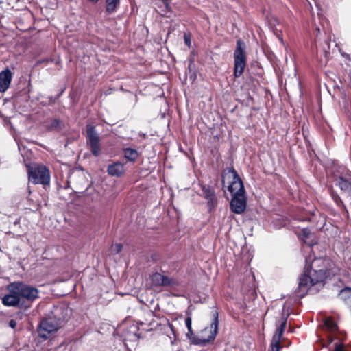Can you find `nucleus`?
Listing matches in <instances>:
<instances>
[{"instance_id": "393cba45", "label": "nucleus", "mask_w": 351, "mask_h": 351, "mask_svg": "<svg viewBox=\"0 0 351 351\" xmlns=\"http://www.w3.org/2000/svg\"><path fill=\"white\" fill-rule=\"evenodd\" d=\"M184 39L185 44L189 47L191 45V36L189 34H184Z\"/></svg>"}, {"instance_id": "f257e3e1", "label": "nucleus", "mask_w": 351, "mask_h": 351, "mask_svg": "<svg viewBox=\"0 0 351 351\" xmlns=\"http://www.w3.org/2000/svg\"><path fill=\"white\" fill-rule=\"evenodd\" d=\"M324 261L321 258H315L309 269L307 265L304 267V274L300 276L298 283V291L301 292L300 296H304L309 287L324 281L326 278V272L321 265Z\"/></svg>"}, {"instance_id": "a211bd4d", "label": "nucleus", "mask_w": 351, "mask_h": 351, "mask_svg": "<svg viewBox=\"0 0 351 351\" xmlns=\"http://www.w3.org/2000/svg\"><path fill=\"white\" fill-rule=\"evenodd\" d=\"M125 157L130 161H135L138 156V154L136 149L131 148H126L123 150Z\"/></svg>"}, {"instance_id": "f8f14e48", "label": "nucleus", "mask_w": 351, "mask_h": 351, "mask_svg": "<svg viewBox=\"0 0 351 351\" xmlns=\"http://www.w3.org/2000/svg\"><path fill=\"white\" fill-rule=\"evenodd\" d=\"M151 286L152 287H160L169 286L172 284V280L168 276L156 272L150 276Z\"/></svg>"}, {"instance_id": "f03ea898", "label": "nucleus", "mask_w": 351, "mask_h": 351, "mask_svg": "<svg viewBox=\"0 0 351 351\" xmlns=\"http://www.w3.org/2000/svg\"><path fill=\"white\" fill-rule=\"evenodd\" d=\"M61 325L60 318L56 317L54 315H49L44 318L39 324L38 333L40 338L47 339L53 335Z\"/></svg>"}, {"instance_id": "7ed1b4c3", "label": "nucleus", "mask_w": 351, "mask_h": 351, "mask_svg": "<svg viewBox=\"0 0 351 351\" xmlns=\"http://www.w3.org/2000/svg\"><path fill=\"white\" fill-rule=\"evenodd\" d=\"M213 322L210 326L206 327L198 335L196 340L197 344L205 346L206 343L213 341L218 331L219 313L217 308L214 306L212 311Z\"/></svg>"}, {"instance_id": "39448f33", "label": "nucleus", "mask_w": 351, "mask_h": 351, "mask_svg": "<svg viewBox=\"0 0 351 351\" xmlns=\"http://www.w3.org/2000/svg\"><path fill=\"white\" fill-rule=\"evenodd\" d=\"M231 180L228 186V191L232 195L237 194H245L243 182L233 167H228L223 174V182Z\"/></svg>"}, {"instance_id": "9d476101", "label": "nucleus", "mask_w": 351, "mask_h": 351, "mask_svg": "<svg viewBox=\"0 0 351 351\" xmlns=\"http://www.w3.org/2000/svg\"><path fill=\"white\" fill-rule=\"evenodd\" d=\"M202 195L207 199L208 211L211 213L217 204V199L214 189L209 185L202 184Z\"/></svg>"}, {"instance_id": "412c9836", "label": "nucleus", "mask_w": 351, "mask_h": 351, "mask_svg": "<svg viewBox=\"0 0 351 351\" xmlns=\"http://www.w3.org/2000/svg\"><path fill=\"white\" fill-rule=\"evenodd\" d=\"M122 248V244L115 243L111 245L110 248V252L111 254H117L121 251Z\"/></svg>"}, {"instance_id": "bb28decb", "label": "nucleus", "mask_w": 351, "mask_h": 351, "mask_svg": "<svg viewBox=\"0 0 351 351\" xmlns=\"http://www.w3.org/2000/svg\"><path fill=\"white\" fill-rule=\"evenodd\" d=\"M303 233H304V235L306 238H307L308 237V234H309V232H308L307 230H303Z\"/></svg>"}, {"instance_id": "2eb2a0df", "label": "nucleus", "mask_w": 351, "mask_h": 351, "mask_svg": "<svg viewBox=\"0 0 351 351\" xmlns=\"http://www.w3.org/2000/svg\"><path fill=\"white\" fill-rule=\"evenodd\" d=\"M107 172L111 176L121 177L125 173L124 165L120 162H114L108 165Z\"/></svg>"}, {"instance_id": "c756f323", "label": "nucleus", "mask_w": 351, "mask_h": 351, "mask_svg": "<svg viewBox=\"0 0 351 351\" xmlns=\"http://www.w3.org/2000/svg\"><path fill=\"white\" fill-rule=\"evenodd\" d=\"M334 351H343L341 348L336 347Z\"/></svg>"}, {"instance_id": "6e6552de", "label": "nucleus", "mask_w": 351, "mask_h": 351, "mask_svg": "<svg viewBox=\"0 0 351 351\" xmlns=\"http://www.w3.org/2000/svg\"><path fill=\"white\" fill-rule=\"evenodd\" d=\"M14 284V287H12L13 292L19 293L20 298H23L28 301H33L38 298V291L36 288L19 282Z\"/></svg>"}, {"instance_id": "423d86ee", "label": "nucleus", "mask_w": 351, "mask_h": 351, "mask_svg": "<svg viewBox=\"0 0 351 351\" xmlns=\"http://www.w3.org/2000/svg\"><path fill=\"white\" fill-rule=\"evenodd\" d=\"M86 144L89 147L92 154L95 157H98L101 154V147L99 136L94 125L90 124L86 125Z\"/></svg>"}, {"instance_id": "1a4fd4ad", "label": "nucleus", "mask_w": 351, "mask_h": 351, "mask_svg": "<svg viewBox=\"0 0 351 351\" xmlns=\"http://www.w3.org/2000/svg\"><path fill=\"white\" fill-rule=\"evenodd\" d=\"M247 206L245 194H237L232 195L230 203L231 210L235 214H242L245 212Z\"/></svg>"}, {"instance_id": "9b49d317", "label": "nucleus", "mask_w": 351, "mask_h": 351, "mask_svg": "<svg viewBox=\"0 0 351 351\" xmlns=\"http://www.w3.org/2000/svg\"><path fill=\"white\" fill-rule=\"evenodd\" d=\"M14 287V282L8 285L7 289L10 292L9 294L5 295L2 299L1 302L5 306H17L20 303V296L19 293L13 292L12 287Z\"/></svg>"}, {"instance_id": "473e14b6", "label": "nucleus", "mask_w": 351, "mask_h": 351, "mask_svg": "<svg viewBox=\"0 0 351 351\" xmlns=\"http://www.w3.org/2000/svg\"><path fill=\"white\" fill-rule=\"evenodd\" d=\"M39 207H40V205H38V206H36V210H38V208H39Z\"/></svg>"}, {"instance_id": "5701e85b", "label": "nucleus", "mask_w": 351, "mask_h": 351, "mask_svg": "<svg viewBox=\"0 0 351 351\" xmlns=\"http://www.w3.org/2000/svg\"><path fill=\"white\" fill-rule=\"evenodd\" d=\"M332 197L333 200L335 202V203L338 206H344L343 202L341 201V198L339 197V196L337 193H332Z\"/></svg>"}, {"instance_id": "2f4dec72", "label": "nucleus", "mask_w": 351, "mask_h": 351, "mask_svg": "<svg viewBox=\"0 0 351 351\" xmlns=\"http://www.w3.org/2000/svg\"><path fill=\"white\" fill-rule=\"evenodd\" d=\"M332 341V338L329 337L328 343H330Z\"/></svg>"}, {"instance_id": "6ab92c4d", "label": "nucleus", "mask_w": 351, "mask_h": 351, "mask_svg": "<svg viewBox=\"0 0 351 351\" xmlns=\"http://www.w3.org/2000/svg\"><path fill=\"white\" fill-rule=\"evenodd\" d=\"M324 325L330 332L333 333L337 330V325L330 317L324 319Z\"/></svg>"}, {"instance_id": "c85d7f7f", "label": "nucleus", "mask_w": 351, "mask_h": 351, "mask_svg": "<svg viewBox=\"0 0 351 351\" xmlns=\"http://www.w3.org/2000/svg\"><path fill=\"white\" fill-rule=\"evenodd\" d=\"M88 1L93 3H97L99 0H87Z\"/></svg>"}, {"instance_id": "4468645a", "label": "nucleus", "mask_w": 351, "mask_h": 351, "mask_svg": "<svg viewBox=\"0 0 351 351\" xmlns=\"http://www.w3.org/2000/svg\"><path fill=\"white\" fill-rule=\"evenodd\" d=\"M12 78L11 71L6 69L0 72V92H5L10 87Z\"/></svg>"}, {"instance_id": "20e7f679", "label": "nucleus", "mask_w": 351, "mask_h": 351, "mask_svg": "<svg viewBox=\"0 0 351 351\" xmlns=\"http://www.w3.org/2000/svg\"><path fill=\"white\" fill-rule=\"evenodd\" d=\"M245 43L241 39L237 41L236 49L234 51V76L239 77L243 73L246 66Z\"/></svg>"}, {"instance_id": "0eeeda50", "label": "nucleus", "mask_w": 351, "mask_h": 351, "mask_svg": "<svg viewBox=\"0 0 351 351\" xmlns=\"http://www.w3.org/2000/svg\"><path fill=\"white\" fill-rule=\"evenodd\" d=\"M29 180L34 184H47L50 181L48 169L43 165H36L28 171Z\"/></svg>"}, {"instance_id": "dca6fc26", "label": "nucleus", "mask_w": 351, "mask_h": 351, "mask_svg": "<svg viewBox=\"0 0 351 351\" xmlns=\"http://www.w3.org/2000/svg\"><path fill=\"white\" fill-rule=\"evenodd\" d=\"M106 11L108 14L114 13L120 5V0H106Z\"/></svg>"}, {"instance_id": "f3484780", "label": "nucleus", "mask_w": 351, "mask_h": 351, "mask_svg": "<svg viewBox=\"0 0 351 351\" xmlns=\"http://www.w3.org/2000/svg\"><path fill=\"white\" fill-rule=\"evenodd\" d=\"M338 185L340 189L347 193L348 195H351V182L344 179L342 177H339L338 180Z\"/></svg>"}, {"instance_id": "ddd939ff", "label": "nucleus", "mask_w": 351, "mask_h": 351, "mask_svg": "<svg viewBox=\"0 0 351 351\" xmlns=\"http://www.w3.org/2000/svg\"><path fill=\"white\" fill-rule=\"evenodd\" d=\"M287 321L284 320L280 326L276 329L271 342V351H280V341L281 337L285 330Z\"/></svg>"}, {"instance_id": "b1692460", "label": "nucleus", "mask_w": 351, "mask_h": 351, "mask_svg": "<svg viewBox=\"0 0 351 351\" xmlns=\"http://www.w3.org/2000/svg\"><path fill=\"white\" fill-rule=\"evenodd\" d=\"M191 324H192V321H191V317H187L185 319V324L188 328L189 332L191 333H192Z\"/></svg>"}, {"instance_id": "7c9ffc66", "label": "nucleus", "mask_w": 351, "mask_h": 351, "mask_svg": "<svg viewBox=\"0 0 351 351\" xmlns=\"http://www.w3.org/2000/svg\"><path fill=\"white\" fill-rule=\"evenodd\" d=\"M343 56L346 57V58H349V55L348 54H346V53H341Z\"/></svg>"}, {"instance_id": "aec40b11", "label": "nucleus", "mask_w": 351, "mask_h": 351, "mask_svg": "<svg viewBox=\"0 0 351 351\" xmlns=\"http://www.w3.org/2000/svg\"><path fill=\"white\" fill-rule=\"evenodd\" d=\"M60 121L58 119H53L46 122V128L48 130H53L60 127Z\"/></svg>"}, {"instance_id": "cd10ccee", "label": "nucleus", "mask_w": 351, "mask_h": 351, "mask_svg": "<svg viewBox=\"0 0 351 351\" xmlns=\"http://www.w3.org/2000/svg\"><path fill=\"white\" fill-rule=\"evenodd\" d=\"M344 296L346 297V299H343L344 300H346L347 299H351V296L350 297V296H349V293H346V294L344 295Z\"/></svg>"}, {"instance_id": "a878e982", "label": "nucleus", "mask_w": 351, "mask_h": 351, "mask_svg": "<svg viewBox=\"0 0 351 351\" xmlns=\"http://www.w3.org/2000/svg\"><path fill=\"white\" fill-rule=\"evenodd\" d=\"M8 324L10 328H15L16 326V322L14 319H10Z\"/></svg>"}, {"instance_id": "4be33fe9", "label": "nucleus", "mask_w": 351, "mask_h": 351, "mask_svg": "<svg viewBox=\"0 0 351 351\" xmlns=\"http://www.w3.org/2000/svg\"><path fill=\"white\" fill-rule=\"evenodd\" d=\"M347 293H349V296L350 297L351 296V288L346 287L343 289H342L339 294V298L341 299H346V297L344 296V295Z\"/></svg>"}]
</instances>
